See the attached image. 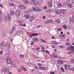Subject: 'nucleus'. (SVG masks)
Masks as SVG:
<instances>
[{
	"label": "nucleus",
	"instance_id": "44",
	"mask_svg": "<svg viewBox=\"0 0 74 74\" xmlns=\"http://www.w3.org/2000/svg\"><path fill=\"white\" fill-rule=\"evenodd\" d=\"M28 11L29 12H32V9H30L28 10Z\"/></svg>",
	"mask_w": 74,
	"mask_h": 74
},
{
	"label": "nucleus",
	"instance_id": "18",
	"mask_svg": "<svg viewBox=\"0 0 74 74\" xmlns=\"http://www.w3.org/2000/svg\"><path fill=\"white\" fill-rule=\"evenodd\" d=\"M62 27L64 29V30H66L67 28V25H63Z\"/></svg>",
	"mask_w": 74,
	"mask_h": 74
},
{
	"label": "nucleus",
	"instance_id": "58",
	"mask_svg": "<svg viewBox=\"0 0 74 74\" xmlns=\"http://www.w3.org/2000/svg\"><path fill=\"white\" fill-rule=\"evenodd\" d=\"M19 34H19V32H18L17 33V35H19Z\"/></svg>",
	"mask_w": 74,
	"mask_h": 74
},
{
	"label": "nucleus",
	"instance_id": "32",
	"mask_svg": "<svg viewBox=\"0 0 74 74\" xmlns=\"http://www.w3.org/2000/svg\"><path fill=\"white\" fill-rule=\"evenodd\" d=\"M60 69L61 71H62V72H64V70L63 68L61 67Z\"/></svg>",
	"mask_w": 74,
	"mask_h": 74
},
{
	"label": "nucleus",
	"instance_id": "11",
	"mask_svg": "<svg viewBox=\"0 0 74 74\" xmlns=\"http://www.w3.org/2000/svg\"><path fill=\"white\" fill-rule=\"evenodd\" d=\"M39 69L40 70H45L47 69V68L43 66H41L39 67Z\"/></svg>",
	"mask_w": 74,
	"mask_h": 74
},
{
	"label": "nucleus",
	"instance_id": "15",
	"mask_svg": "<svg viewBox=\"0 0 74 74\" xmlns=\"http://www.w3.org/2000/svg\"><path fill=\"white\" fill-rule=\"evenodd\" d=\"M34 19V17L33 16H30L29 19V22H32Z\"/></svg>",
	"mask_w": 74,
	"mask_h": 74
},
{
	"label": "nucleus",
	"instance_id": "46",
	"mask_svg": "<svg viewBox=\"0 0 74 74\" xmlns=\"http://www.w3.org/2000/svg\"><path fill=\"white\" fill-rule=\"evenodd\" d=\"M50 74H55V73H54V72H50Z\"/></svg>",
	"mask_w": 74,
	"mask_h": 74
},
{
	"label": "nucleus",
	"instance_id": "55",
	"mask_svg": "<svg viewBox=\"0 0 74 74\" xmlns=\"http://www.w3.org/2000/svg\"><path fill=\"white\" fill-rule=\"evenodd\" d=\"M19 26H23V24H20L19 25Z\"/></svg>",
	"mask_w": 74,
	"mask_h": 74
},
{
	"label": "nucleus",
	"instance_id": "10",
	"mask_svg": "<svg viewBox=\"0 0 74 74\" xmlns=\"http://www.w3.org/2000/svg\"><path fill=\"white\" fill-rule=\"evenodd\" d=\"M32 40L34 42L38 41V38H37L34 37L32 38Z\"/></svg>",
	"mask_w": 74,
	"mask_h": 74
},
{
	"label": "nucleus",
	"instance_id": "37",
	"mask_svg": "<svg viewBox=\"0 0 74 74\" xmlns=\"http://www.w3.org/2000/svg\"><path fill=\"white\" fill-rule=\"evenodd\" d=\"M68 28L69 30H71V26H68Z\"/></svg>",
	"mask_w": 74,
	"mask_h": 74
},
{
	"label": "nucleus",
	"instance_id": "16",
	"mask_svg": "<svg viewBox=\"0 0 74 74\" xmlns=\"http://www.w3.org/2000/svg\"><path fill=\"white\" fill-rule=\"evenodd\" d=\"M40 47H41L42 51L43 52H45V49H44L45 48L44 47L42 46H41Z\"/></svg>",
	"mask_w": 74,
	"mask_h": 74
},
{
	"label": "nucleus",
	"instance_id": "31",
	"mask_svg": "<svg viewBox=\"0 0 74 74\" xmlns=\"http://www.w3.org/2000/svg\"><path fill=\"white\" fill-rule=\"evenodd\" d=\"M62 30L61 28H59L57 29V32H58V31H61Z\"/></svg>",
	"mask_w": 74,
	"mask_h": 74
},
{
	"label": "nucleus",
	"instance_id": "61",
	"mask_svg": "<svg viewBox=\"0 0 74 74\" xmlns=\"http://www.w3.org/2000/svg\"><path fill=\"white\" fill-rule=\"evenodd\" d=\"M58 15H60V12H58V13H57Z\"/></svg>",
	"mask_w": 74,
	"mask_h": 74
},
{
	"label": "nucleus",
	"instance_id": "63",
	"mask_svg": "<svg viewBox=\"0 0 74 74\" xmlns=\"http://www.w3.org/2000/svg\"><path fill=\"white\" fill-rule=\"evenodd\" d=\"M45 24H47V23H48V21L47 22H45Z\"/></svg>",
	"mask_w": 74,
	"mask_h": 74
},
{
	"label": "nucleus",
	"instance_id": "34",
	"mask_svg": "<svg viewBox=\"0 0 74 74\" xmlns=\"http://www.w3.org/2000/svg\"><path fill=\"white\" fill-rule=\"evenodd\" d=\"M56 22L57 23H60V21L59 20L57 19L56 20Z\"/></svg>",
	"mask_w": 74,
	"mask_h": 74
},
{
	"label": "nucleus",
	"instance_id": "38",
	"mask_svg": "<svg viewBox=\"0 0 74 74\" xmlns=\"http://www.w3.org/2000/svg\"><path fill=\"white\" fill-rule=\"evenodd\" d=\"M74 60L72 59L70 60V62L71 63H74Z\"/></svg>",
	"mask_w": 74,
	"mask_h": 74
},
{
	"label": "nucleus",
	"instance_id": "33",
	"mask_svg": "<svg viewBox=\"0 0 74 74\" xmlns=\"http://www.w3.org/2000/svg\"><path fill=\"white\" fill-rule=\"evenodd\" d=\"M18 71L19 73H20L22 71V69H18Z\"/></svg>",
	"mask_w": 74,
	"mask_h": 74
},
{
	"label": "nucleus",
	"instance_id": "6",
	"mask_svg": "<svg viewBox=\"0 0 74 74\" xmlns=\"http://www.w3.org/2000/svg\"><path fill=\"white\" fill-rule=\"evenodd\" d=\"M68 49L69 50H73L74 49V47L70 45L67 47Z\"/></svg>",
	"mask_w": 74,
	"mask_h": 74
},
{
	"label": "nucleus",
	"instance_id": "35",
	"mask_svg": "<svg viewBox=\"0 0 74 74\" xmlns=\"http://www.w3.org/2000/svg\"><path fill=\"white\" fill-rule=\"evenodd\" d=\"M34 44V42H33V41H31L30 43V44L31 45H33Z\"/></svg>",
	"mask_w": 74,
	"mask_h": 74
},
{
	"label": "nucleus",
	"instance_id": "42",
	"mask_svg": "<svg viewBox=\"0 0 74 74\" xmlns=\"http://www.w3.org/2000/svg\"><path fill=\"white\" fill-rule=\"evenodd\" d=\"M65 45H66V46H68V45H70V43H67L65 44Z\"/></svg>",
	"mask_w": 74,
	"mask_h": 74
},
{
	"label": "nucleus",
	"instance_id": "56",
	"mask_svg": "<svg viewBox=\"0 0 74 74\" xmlns=\"http://www.w3.org/2000/svg\"><path fill=\"white\" fill-rule=\"evenodd\" d=\"M34 67L36 69H37L38 68V67H37V66H34Z\"/></svg>",
	"mask_w": 74,
	"mask_h": 74
},
{
	"label": "nucleus",
	"instance_id": "27",
	"mask_svg": "<svg viewBox=\"0 0 74 74\" xmlns=\"http://www.w3.org/2000/svg\"><path fill=\"white\" fill-rule=\"evenodd\" d=\"M10 14L11 15H14V12L13 11H10Z\"/></svg>",
	"mask_w": 74,
	"mask_h": 74
},
{
	"label": "nucleus",
	"instance_id": "26",
	"mask_svg": "<svg viewBox=\"0 0 74 74\" xmlns=\"http://www.w3.org/2000/svg\"><path fill=\"white\" fill-rule=\"evenodd\" d=\"M47 22L49 23H52V22H53V21L52 20H49Z\"/></svg>",
	"mask_w": 74,
	"mask_h": 74
},
{
	"label": "nucleus",
	"instance_id": "5",
	"mask_svg": "<svg viewBox=\"0 0 74 74\" xmlns=\"http://www.w3.org/2000/svg\"><path fill=\"white\" fill-rule=\"evenodd\" d=\"M52 4H53V2L52 1L48 2L47 3L48 6L50 8H51L52 7Z\"/></svg>",
	"mask_w": 74,
	"mask_h": 74
},
{
	"label": "nucleus",
	"instance_id": "8",
	"mask_svg": "<svg viewBox=\"0 0 74 74\" xmlns=\"http://www.w3.org/2000/svg\"><path fill=\"white\" fill-rule=\"evenodd\" d=\"M7 62L8 64H11V65L12 64V60L10 59L7 60Z\"/></svg>",
	"mask_w": 74,
	"mask_h": 74
},
{
	"label": "nucleus",
	"instance_id": "24",
	"mask_svg": "<svg viewBox=\"0 0 74 74\" xmlns=\"http://www.w3.org/2000/svg\"><path fill=\"white\" fill-rule=\"evenodd\" d=\"M21 68L22 69L25 71H26L27 70H26V68L24 67V66H21Z\"/></svg>",
	"mask_w": 74,
	"mask_h": 74
},
{
	"label": "nucleus",
	"instance_id": "21",
	"mask_svg": "<svg viewBox=\"0 0 74 74\" xmlns=\"http://www.w3.org/2000/svg\"><path fill=\"white\" fill-rule=\"evenodd\" d=\"M8 20L9 21H11V16H10V14H8Z\"/></svg>",
	"mask_w": 74,
	"mask_h": 74
},
{
	"label": "nucleus",
	"instance_id": "29",
	"mask_svg": "<svg viewBox=\"0 0 74 74\" xmlns=\"http://www.w3.org/2000/svg\"><path fill=\"white\" fill-rule=\"evenodd\" d=\"M59 47L60 48H66V46H60Z\"/></svg>",
	"mask_w": 74,
	"mask_h": 74
},
{
	"label": "nucleus",
	"instance_id": "54",
	"mask_svg": "<svg viewBox=\"0 0 74 74\" xmlns=\"http://www.w3.org/2000/svg\"><path fill=\"white\" fill-rule=\"evenodd\" d=\"M62 37H65V34H64L62 35Z\"/></svg>",
	"mask_w": 74,
	"mask_h": 74
},
{
	"label": "nucleus",
	"instance_id": "45",
	"mask_svg": "<svg viewBox=\"0 0 74 74\" xmlns=\"http://www.w3.org/2000/svg\"><path fill=\"white\" fill-rule=\"evenodd\" d=\"M16 29V28H15V27H13L12 28V30H13V31L15 30Z\"/></svg>",
	"mask_w": 74,
	"mask_h": 74
},
{
	"label": "nucleus",
	"instance_id": "43",
	"mask_svg": "<svg viewBox=\"0 0 74 74\" xmlns=\"http://www.w3.org/2000/svg\"><path fill=\"white\" fill-rule=\"evenodd\" d=\"M62 14L63 15H66V12H62Z\"/></svg>",
	"mask_w": 74,
	"mask_h": 74
},
{
	"label": "nucleus",
	"instance_id": "1",
	"mask_svg": "<svg viewBox=\"0 0 74 74\" xmlns=\"http://www.w3.org/2000/svg\"><path fill=\"white\" fill-rule=\"evenodd\" d=\"M57 62L58 64L59 65L62 64L63 63V61L58 59L57 60Z\"/></svg>",
	"mask_w": 74,
	"mask_h": 74
},
{
	"label": "nucleus",
	"instance_id": "48",
	"mask_svg": "<svg viewBox=\"0 0 74 74\" xmlns=\"http://www.w3.org/2000/svg\"><path fill=\"white\" fill-rule=\"evenodd\" d=\"M66 11H67V10L66 9H65L63 10V12H66Z\"/></svg>",
	"mask_w": 74,
	"mask_h": 74
},
{
	"label": "nucleus",
	"instance_id": "13",
	"mask_svg": "<svg viewBox=\"0 0 74 74\" xmlns=\"http://www.w3.org/2000/svg\"><path fill=\"white\" fill-rule=\"evenodd\" d=\"M5 45H6L5 42H3L1 43L0 46L1 47H4V46Z\"/></svg>",
	"mask_w": 74,
	"mask_h": 74
},
{
	"label": "nucleus",
	"instance_id": "39",
	"mask_svg": "<svg viewBox=\"0 0 74 74\" xmlns=\"http://www.w3.org/2000/svg\"><path fill=\"white\" fill-rule=\"evenodd\" d=\"M36 49L37 51H39L40 50V48L39 47L36 48Z\"/></svg>",
	"mask_w": 74,
	"mask_h": 74
},
{
	"label": "nucleus",
	"instance_id": "49",
	"mask_svg": "<svg viewBox=\"0 0 74 74\" xmlns=\"http://www.w3.org/2000/svg\"><path fill=\"white\" fill-rule=\"evenodd\" d=\"M51 47L53 48H55V46L54 45H52L51 46Z\"/></svg>",
	"mask_w": 74,
	"mask_h": 74
},
{
	"label": "nucleus",
	"instance_id": "40",
	"mask_svg": "<svg viewBox=\"0 0 74 74\" xmlns=\"http://www.w3.org/2000/svg\"><path fill=\"white\" fill-rule=\"evenodd\" d=\"M38 66H39V67H40V66H42V64L39 63L38 64Z\"/></svg>",
	"mask_w": 74,
	"mask_h": 74
},
{
	"label": "nucleus",
	"instance_id": "60",
	"mask_svg": "<svg viewBox=\"0 0 74 74\" xmlns=\"http://www.w3.org/2000/svg\"><path fill=\"white\" fill-rule=\"evenodd\" d=\"M58 11L57 10L55 12L56 14H58Z\"/></svg>",
	"mask_w": 74,
	"mask_h": 74
},
{
	"label": "nucleus",
	"instance_id": "30",
	"mask_svg": "<svg viewBox=\"0 0 74 74\" xmlns=\"http://www.w3.org/2000/svg\"><path fill=\"white\" fill-rule=\"evenodd\" d=\"M52 44H57L58 42L55 41H53L52 42Z\"/></svg>",
	"mask_w": 74,
	"mask_h": 74
},
{
	"label": "nucleus",
	"instance_id": "7",
	"mask_svg": "<svg viewBox=\"0 0 74 74\" xmlns=\"http://www.w3.org/2000/svg\"><path fill=\"white\" fill-rule=\"evenodd\" d=\"M18 7L20 9H22V10H25V9H26V8L25 7V6L22 5H19L18 6Z\"/></svg>",
	"mask_w": 74,
	"mask_h": 74
},
{
	"label": "nucleus",
	"instance_id": "62",
	"mask_svg": "<svg viewBox=\"0 0 74 74\" xmlns=\"http://www.w3.org/2000/svg\"><path fill=\"white\" fill-rule=\"evenodd\" d=\"M72 3H74V0H72Z\"/></svg>",
	"mask_w": 74,
	"mask_h": 74
},
{
	"label": "nucleus",
	"instance_id": "51",
	"mask_svg": "<svg viewBox=\"0 0 74 74\" xmlns=\"http://www.w3.org/2000/svg\"><path fill=\"white\" fill-rule=\"evenodd\" d=\"M45 16H42V19H45Z\"/></svg>",
	"mask_w": 74,
	"mask_h": 74
},
{
	"label": "nucleus",
	"instance_id": "47",
	"mask_svg": "<svg viewBox=\"0 0 74 74\" xmlns=\"http://www.w3.org/2000/svg\"><path fill=\"white\" fill-rule=\"evenodd\" d=\"M13 33V31H11L10 32V34H12Z\"/></svg>",
	"mask_w": 74,
	"mask_h": 74
},
{
	"label": "nucleus",
	"instance_id": "22",
	"mask_svg": "<svg viewBox=\"0 0 74 74\" xmlns=\"http://www.w3.org/2000/svg\"><path fill=\"white\" fill-rule=\"evenodd\" d=\"M40 41L42 42H44V43H47V42H46V41L42 39H40Z\"/></svg>",
	"mask_w": 74,
	"mask_h": 74
},
{
	"label": "nucleus",
	"instance_id": "41",
	"mask_svg": "<svg viewBox=\"0 0 74 74\" xmlns=\"http://www.w3.org/2000/svg\"><path fill=\"white\" fill-rule=\"evenodd\" d=\"M19 33L20 34H21L22 33H23V32L22 31H19Z\"/></svg>",
	"mask_w": 74,
	"mask_h": 74
},
{
	"label": "nucleus",
	"instance_id": "2",
	"mask_svg": "<svg viewBox=\"0 0 74 74\" xmlns=\"http://www.w3.org/2000/svg\"><path fill=\"white\" fill-rule=\"evenodd\" d=\"M31 15L30 14H27L24 15V17L26 19H28L30 17Z\"/></svg>",
	"mask_w": 74,
	"mask_h": 74
},
{
	"label": "nucleus",
	"instance_id": "36",
	"mask_svg": "<svg viewBox=\"0 0 74 74\" xmlns=\"http://www.w3.org/2000/svg\"><path fill=\"white\" fill-rule=\"evenodd\" d=\"M9 5H11V6H13L14 5L13 3H10L9 4Z\"/></svg>",
	"mask_w": 74,
	"mask_h": 74
},
{
	"label": "nucleus",
	"instance_id": "53",
	"mask_svg": "<svg viewBox=\"0 0 74 74\" xmlns=\"http://www.w3.org/2000/svg\"><path fill=\"white\" fill-rule=\"evenodd\" d=\"M46 53H49V51H48V50H46Z\"/></svg>",
	"mask_w": 74,
	"mask_h": 74
},
{
	"label": "nucleus",
	"instance_id": "57",
	"mask_svg": "<svg viewBox=\"0 0 74 74\" xmlns=\"http://www.w3.org/2000/svg\"><path fill=\"white\" fill-rule=\"evenodd\" d=\"M70 1V0H67V3H69Z\"/></svg>",
	"mask_w": 74,
	"mask_h": 74
},
{
	"label": "nucleus",
	"instance_id": "3",
	"mask_svg": "<svg viewBox=\"0 0 74 74\" xmlns=\"http://www.w3.org/2000/svg\"><path fill=\"white\" fill-rule=\"evenodd\" d=\"M21 13V11L17 10L16 11L15 13V15L17 17H19Z\"/></svg>",
	"mask_w": 74,
	"mask_h": 74
},
{
	"label": "nucleus",
	"instance_id": "20",
	"mask_svg": "<svg viewBox=\"0 0 74 74\" xmlns=\"http://www.w3.org/2000/svg\"><path fill=\"white\" fill-rule=\"evenodd\" d=\"M32 2L33 3L35 4V5H37V2H36V1H35L33 0L32 1Z\"/></svg>",
	"mask_w": 74,
	"mask_h": 74
},
{
	"label": "nucleus",
	"instance_id": "50",
	"mask_svg": "<svg viewBox=\"0 0 74 74\" xmlns=\"http://www.w3.org/2000/svg\"><path fill=\"white\" fill-rule=\"evenodd\" d=\"M43 8L44 9H47V7L46 6H45L43 7Z\"/></svg>",
	"mask_w": 74,
	"mask_h": 74
},
{
	"label": "nucleus",
	"instance_id": "14",
	"mask_svg": "<svg viewBox=\"0 0 74 74\" xmlns=\"http://www.w3.org/2000/svg\"><path fill=\"white\" fill-rule=\"evenodd\" d=\"M39 35L38 34L35 33L31 34L30 36L31 37H33V36H38Z\"/></svg>",
	"mask_w": 74,
	"mask_h": 74
},
{
	"label": "nucleus",
	"instance_id": "17",
	"mask_svg": "<svg viewBox=\"0 0 74 74\" xmlns=\"http://www.w3.org/2000/svg\"><path fill=\"white\" fill-rule=\"evenodd\" d=\"M58 6L60 8H61V7H62V3H59L58 4Z\"/></svg>",
	"mask_w": 74,
	"mask_h": 74
},
{
	"label": "nucleus",
	"instance_id": "64",
	"mask_svg": "<svg viewBox=\"0 0 74 74\" xmlns=\"http://www.w3.org/2000/svg\"><path fill=\"white\" fill-rule=\"evenodd\" d=\"M26 13H28V12H29L28 11H26L25 12Z\"/></svg>",
	"mask_w": 74,
	"mask_h": 74
},
{
	"label": "nucleus",
	"instance_id": "25",
	"mask_svg": "<svg viewBox=\"0 0 74 74\" xmlns=\"http://www.w3.org/2000/svg\"><path fill=\"white\" fill-rule=\"evenodd\" d=\"M0 14H3V12L1 10H0ZM2 19V17L1 16V14H0V20H1Z\"/></svg>",
	"mask_w": 74,
	"mask_h": 74
},
{
	"label": "nucleus",
	"instance_id": "52",
	"mask_svg": "<svg viewBox=\"0 0 74 74\" xmlns=\"http://www.w3.org/2000/svg\"><path fill=\"white\" fill-rule=\"evenodd\" d=\"M38 2H41L42 1V0H37Z\"/></svg>",
	"mask_w": 74,
	"mask_h": 74
},
{
	"label": "nucleus",
	"instance_id": "59",
	"mask_svg": "<svg viewBox=\"0 0 74 74\" xmlns=\"http://www.w3.org/2000/svg\"><path fill=\"white\" fill-rule=\"evenodd\" d=\"M53 56L54 58H56L57 57H56L55 55H53Z\"/></svg>",
	"mask_w": 74,
	"mask_h": 74
},
{
	"label": "nucleus",
	"instance_id": "23",
	"mask_svg": "<svg viewBox=\"0 0 74 74\" xmlns=\"http://www.w3.org/2000/svg\"><path fill=\"white\" fill-rule=\"evenodd\" d=\"M19 56L21 58H24L25 57L22 54H19Z\"/></svg>",
	"mask_w": 74,
	"mask_h": 74
},
{
	"label": "nucleus",
	"instance_id": "9",
	"mask_svg": "<svg viewBox=\"0 0 74 74\" xmlns=\"http://www.w3.org/2000/svg\"><path fill=\"white\" fill-rule=\"evenodd\" d=\"M33 10H34V11H35H35H36V12H37L40 11V9L38 8H37L35 9V8L34 7L33 8Z\"/></svg>",
	"mask_w": 74,
	"mask_h": 74
},
{
	"label": "nucleus",
	"instance_id": "28",
	"mask_svg": "<svg viewBox=\"0 0 74 74\" xmlns=\"http://www.w3.org/2000/svg\"><path fill=\"white\" fill-rule=\"evenodd\" d=\"M28 0H24L23 2L24 3L26 4V3H28Z\"/></svg>",
	"mask_w": 74,
	"mask_h": 74
},
{
	"label": "nucleus",
	"instance_id": "12",
	"mask_svg": "<svg viewBox=\"0 0 74 74\" xmlns=\"http://www.w3.org/2000/svg\"><path fill=\"white\" fill-rule=\"evenodd\" d=\"M74 53V49L71 50V51H69L68 53V54H73Z\"/></svg>",
	"mask_w": 74,
	"mask_h": 74
},
{
	"label": "nucleus",
	"instance_id": "19",
	"mask_svg": "<svg viewBox=\"0 0 74 74\" xmlns=\"http://www.w3.org/2000/svg\"><path fill=\"white\" fill-rule=\"evenodd\" d=\"M67 6H68L69 7V8H71V7H72V5L71 4H70L69 3H67Z\"/></svg>",
	"mask_w": 74,
	"mask_h": 74
},
{
	"label": "nucleus",
	"instance_id": "4",
	"mask_svg": "<svg viewBox=\"0 0 74 74\" xmlns=\"http://www.w3.org/2000/svg\"><path fill=\"white\" fill-rule=\"evenodd\" d=\"M65 69L66 70H69V69H70V65H69L68 64H66L65 65Z\"/></svg>",
	"mask_w": 74,
	"mask_h": 74
}]
</instances>
